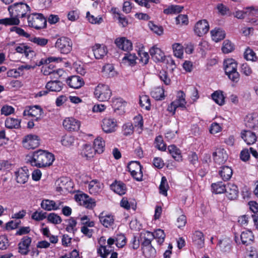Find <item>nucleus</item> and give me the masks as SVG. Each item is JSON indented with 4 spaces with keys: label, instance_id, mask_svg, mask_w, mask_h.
Listing matches in <instances>:
<instances>
[{
    "label": "nucleus",
    "instance_id": "1",
    "mask_svg": "<svg viewBox=\"0 0 258 258\" xmlns=\"http://www.w3.org/2000/svg\"><path fill=\"white\" fill-rule=\"evenodd\" d=\"M53 154L45 150H39L28 155L26 162L32 166L43 168L50 166L54 161Z\"/></svg>",
    "mask_w": 258,
    "mask_h": 258
},
{
    "label": "nucleus",
    "instance_id": "2",
    "mask_svg": "<svg viewBox=\"0 0 258 258\" xmlns=\"http://www.w3.org/2000/svg\"><path fill=\"white\" fill-rule=\"evenodd\" d=\"M31 10L30 7L24 3H15L9 7L8 11L10 16L19 19L25 17L28 12Z\"/></svg>",
    "mask_w": 258,
    "mask_h": 258
},
{
    "label": "nucleus",
    "instance_id": "3",
    "mask_svg": "<svg viewBox=\"0 0 258 258\" xmlns=\"http://www.w3.org/2000/svg\"><path fill=\"white\" fill-rule=\"evenodd\" d=\"M28 26L35 29L39 30L46 27L47 21L41 13H32L27 17Z\"/></svg>",
    "mask_w": 258,
    "mask_h": 258
},
{
    "label": "nucleus",
    "instance_id": "4",
    "mask_svg": "<svg viewBox=\"0 0 258 258\" xmlns=\"http://www.w3.org/2000/svg\"><path fill=\"white\" fill-rule=\"evenodd\" d=\"M224 68L226 74L232 81L237 82L239 75L237 71V63L234 59L228 58L224 62Z\"/></svg>",
    "mask_w": 258,
    "mask_h": 258
},
{
    "label": "nucleus",
    "instance_id": "5",
    "mask_svg": "<svg viewBox=\"0 0 258 258\" xmlns=\"http://www.w3.org/2000/svg\"><path fill=\"white\" fill-rule=\"evenodd\" d=\"M111 94L109 86L102 84H98L94 91L95 97L100 101H107L110 98Z\"/></svg>",
    "mask_w": 258,
    "mask_h": 258
},
{
    "label": "nucleus",
    "instance_id": "6",
    "mask_svg": "<svg viewBox=\"0 0 258 258\" xmlns=\"http://www.w3.org/2000/svg\"><path fill=\"white\" fill-rule=\"evenodd\" d=\"M72 42L70 39L62 37L56 40L55 46L61 53L68 54L72 49Z\"/></svg>",
    "mask_w": 258,
    "mask_h": 258
},
{
    "label": "nucleus",
    "instance_id": "7",
    "mask_svg": "<svg viewBox=\"0 0 258 258\" xmlns=\"http://www.w3.org/2000/svg\"><path fill=\"white\" fill-rule=\"evenodd\" d=\"M22 143L25 149H33L38 147L39 139L37 135L29 134L23 138Z\"/></svg>",
    "mask_w": 258,
    "mask_h": 258
},
{
    "label": "nucleus",
    "instance_id": "8",
    "mask_svg": "<svg viewBox=\"0 0 258 258\" xmlns=\"http://www.w3.org/2000/svg\"><path fill=\"white\" fill-rule=\"evenodd\" d=\"M127 168L132 177L137 181H142L143 173L142 166L139 162L132 161L128 165Z\"/></svg>",
    "mask_w": 258,
    "mask_h": 258
},
{
    "label": "nucleus",
    "instance_id": "9",
    "mask_svg": "<svg viewBox=\"0 0 258 258\" xmlns=\"http://www.w3.org/2000/svg\"><path fill=\"white\" fill-rule=\"evenodd\" d=\"M75 199L80 205L83 206L88 209H92L96 206L95 200L90 198L86 194H81L76 195Z\"/></svg>",
    "mask_w": 258,
    "mask_h": 258
},
{
    "label": "nucleus",
    "instance_id": "10",
    "mask_svg": "<svg viewBox=\"0 0 258 258\" xmlns=\"http://www.w3.org/2000/svg\"><path fill=\"white\" fill-rule=\"evenodd\" d=\"M126 240V238L124 234L117 233L112 237H109L107 239V243L110 247L115 243L117 247L122 248L125 245Z\"/></svg>",
    "mask_w": 258,
    "mask_h": 258
},
{
    "label": "nucleus",
    "instance_id": "11",
    "mask_svg": "<svg viewBox=\"0 0 258 258\" xmlns=\"http://www.w3.org/2000/svg\"><path fill=\"white\" fill-rule=\"evenodd\" d=\"M62 125L68 131L74 132L80 129L81 122L73 117H66L63 121Z\"/></svg>",
    "mask_w": 258,
    "mask_h": 258
},
{
    "label": "nucleus",
    "instance_id": "12",
    "mask_svg": "<svg viewBox=\"0 0 258 258\" xmlns=\"http://www.w3.org/2000/svg\"><path fill=\"white\" fill-rule=\"evenodd\" d=\"M117 121L115 119L105 118L102 121L101 127L103 131L107 134L114 132L117 128Z\"/></svg>",
    "mask_w": 258,
    "mask_h": 258
},
{
    "label": "nucleus",
    "instance_id": "13",
    "mask_svg": "<svg viewBox=\"0 0 258 258\" xmlns=\"http://www.w3.org/2000/svg\"><path fill=\"white\" fill-rule=\"evenodd\" d=\"M32 242L31 237L28 236L23 237L18 245V252L22 255H26L30 251V246Z\"/></svg>",
    "mask_w": 258,
    "mask_h": 258
},
{
    "label": "nucleus",
    "instance_id": "14",
    "mask_svg": "<svg viewBox=\"0 0 258 258\" xmlns=\"http://www.w3.org/2000/svg\"><path fill=\"white\" fill-rule=\"evenodd\" d=\"M100 223L105 228H110L114 224L115 217L111 214L102 212L98 216Z\"/></svg>",
    "mask_w": 258,
    "mask_h": 258
},
{
    "label": "nucleus",
    "instance_id": "15",
    "mask_svg": "<svg viewBox=\"0 0 258 258\" xmlns=\"http://www.w3.org/2000/svg\"><path fill=\"white\" fill-rule=\"evenodd\" d=\"M194 32L198 36L201 37L209 30V24L206 20H200L196 23L194 27Z\"/></svg>",
    "mask_w": 258,
    "mask_h": 258
},
{
    "label": "nucleus",
    "instance_id": "16",
    "mask_svg": "<svg viewBox=\"0 0 258 258\" xmlns=\"http://www.w3.org/2000/svg\"><path fill=\"white\" fill-rule=\"evenodd\" d=\"M43 110L39 105L30 107L29 109H25L23 112L24 116H31L34 117V120L38 121L41 119Z\"/></svg>",
    "mask_w": 258,
    "mask_h": 258
},
{
    "label": "nucleus",
    "instance_id": "17",
    "mask_svg": "<svg viewBox=\"0 0 258 258\" xmlns=\"http://www.w3.org/2000/svg\"><path fill=\"white\" fill-rule=\"evenodd\" d=\"M115 43L119 49L123 51H129L133 49L132 42L124 37L116 38Z\"/></svg>",
    "mask_w": 258,
    "mask_h": 258
},
{
    "label": "nucleus",
    "instance_id": "18",
    "mask_svg": "<svg viewBox=\"0 0 258 258\" xmlns=\"http://www.w3.org/2000/svg\"><path fill=\"white\" fill-rule=\"evenodd\" d=\"M213 157L215 163L218 164L224 163L228 159V155L223 148H217L213 152Z\"/></svg>",
    "mask_w": 258,
    "mask_h": 258
},
{
    "label": "nucleus",
    "instance_id": "19",
    "mask_svg": "<svg viewBox=\"0 0 258 258\" xmlns=\"http://www.w3.org/2000/svg\"><path fill=\"white\" fill-rule=\"evenodd\" d=\"M149 52L152 58L156 62H162L165 60V55L164 52L156 45L150 48Z\"/></svg>",
    "mask_w": 258,
    "mask_h": 258
},
{
    "label": "nucleus",
    "instance_id": "20",
    "mask_svg": "<svg viewBox=\"0 0 258 258\" xmlns=\"http://www.w3.org/2000/svg\"><path fill=\"white\" fill-rule=\"evenodd\" d=\"M15 175L18 183L24 184L28 180L29 177V170L26 167L20 168L15 172Z\"/></svg>",
    "mask_w": 258,
    "mask_h": 258
},
{
    "label": "nucleus",
    "instance_id": "21",
    "mask_svg": "<svg viewBox=\"0 0 258 258\" xmlns=\"http://www.w3.org/2000/svg\"><path fill=\"white\" fill-rule=\"evenodd\" d=\"M92 50L96 59L103 58L107 53V48L103 44H95L92 47Z\"/></svg>",
    "mask_w": 258,
    "mask_h": 258
},
{
    "label": "nucleus",
    "instance_id": "22",
    "mask_svg": "<svg viewBox=\"0 0 258 258\" xmlns=\"http://www.w3.org/2000/svg\"><path fill=\"white\" fill-rule=\"evenodd\" d=\"M225 192L230 200H234L238 197L239 191L235 184L230 182L226 185Z\"/></svg>",
    "mask_w": 258,
    "mask_h": 258
},
{
    "label": "nucleus",
    "instance_id": "23",
    "mask_svg": "<svg viewBox=\"0 0 258 258\" xmlns=\"http://www.w3.org/2000/svg\"><path fill=\"white\" fill-rule=\"evenodd\" d=\"M67 83L70 87L78 89L83 85L84 81L80 76H73L68 79Z\"/></svg>",
    "mask_w": 258,
    "mask_h": 258
},
{
    "label": "nucleus",
    "instance_id": "24",
    "mask_svg": "<svg viewBox=\"0 0 258 258\" xmlns=\"http://www.w3.org/2000/svg\"><path fill=\"white\" fill-rule=\"evenodd\" d=\"M241 138L248 145H252L256 141V136L250 131H244L241 133Z\"/></svg>",
    "mask_w": 258,
    "mask_h": 258
},
{
    "label": "nucleus",
    "instance_id": "25",
    "mask_svg": "<svg viewBox=\"0 0 258 258\" xmlns=\"http://www.w3.org/2000/svg\"><path fill=\"white\" fill-rule=\"evenodd\" d=\"M217 247L221 252L228 253L231 250V241L228 238H223L219 241Z\"/></svg>",
    "mask_w": 258,
    "mask_h": 258
},
{
    "label": "nucleus",
    "instance_id": "26",
    "mask_svg": "<svg viewBox=\"0 0 258 258\" xmlns=\"http://www.w3.org/2000/svg\"><path fill=\"white\" fill-rule=\"evenodd\" d=\"M103 188V184L97 180H91L88 185L89 192L92 195H97L99 194Z\"/></svg>",
    "mask_w": 258,
    "mask_h": 258
},
{
    "label": "nucleus",
    "instance_id": "27",
    "mask_svg": "<svg viewBox=\"0 0 258 258\" xmlns=\"http://www.w3.org/2000/svg\"><path fill=\"white\" fill-rule=\"evenodd\" d=\"M168 153L177 161H182V155L180 150L174 145H171L167 148Z\"/></svg>",
    "mask_w": 258,
    "mask_h": 258
},
{
    "label": "nucleus",
    "instance_id": "28",
    "mask_svg": "<svg viewBox=\"0 0 258 258\" xmlns=\"http://www.w3.org/2000/svg\"><path fill=\"white\" fill-rule=\"evenodd\" d=\"M62 82L57 80L50 81L46 85V88L50 91L59 92L62 89Z\"/></svg>",
    "mask_w": 258,
    "mask_h": 258
},
{
    "label": "nucleus",
    "instance_id": "29",
    "mask_svg": "<svg viewBox=\"0 0 258 258\" xmlns=\"http://www.w3.org/2000/svg\"><path fill=\"white\" fill-rule=\"evenodd\" d=\"M192 241L194 244L199 248H201L204 245V236L203 233L200 231H196L193 234Z\"/></svg>",
    "mask_w": 258,
    "mask_h": 258
},
{
    "label": "nucleus",
    "instance_id": "30",
    "mask_svg": "<svg viewBox=\"0 0 258 258\" xmlns=\"http://www.w3.org/2000/svg\"><path fill=\"white\" fill-rule=\"evenodd\" d=\"M185 94L183 91H179L177 94V98L173 101V105H174L177 107H181L182 108H185V105L186 102L185 99Z\"/></svg>",
    "mask_w": 258,
    "mask_h": 258
},
{
    "label": "nucleus",
    "instance_id": "31",
    "mask_svg": "<svg viewBox=\"0 0 258 258\" xmlns=\"http://www.w3.org/2000/svg\"><path fill=\"white\" fill-rule=\"evenodd\" d=\"M96 152L95 150L90 145L85 144L83 146L81 154L83 157L89 159L93 157Z\"/></svg>",
    "mask_w": 258,
    "mask_h": 258
},
{
    "label": "nucleus",
    "instance_id": "32",
    "mask_svg": "<svg viewBox=\"0 0 258 258\" xmlns=\"http://www.w3.org/2000/svg\"><path fill=\"white\" fill-rule=\"evenodd\" d=\"M142 247L151 245V241L154 239L153 233L148 231L141 233Z\"/></svg>",
    "mask_w": 258,
    "mask_h": 258
},
{
    "label": "nucleus",
    "instance_id": "33",
    "mask_svg": "<svg viewBox=\"0 0 258 258\" xmlns=\"http://www.w3.org/2000/svg\"><path fill=\"white\" fill-rule=\"evenodd\" d=\"M111 188L115 192L119 195H123L126 191V186L124 183L121 182H115L111 184Z\"/></svg>",
    "mask_w": 258,
    "mask_h": 258
},
{
    "label": "nucleus",
    "instance_id": "34",
    "mask_svg": "<svg viewBox=\"0 0 258 258\" xmlns=\"http://www.w3.org/2000/svg\"><path fill=\"white\" fill-rule=\"evenodd\" d=\"M219 173L223 180H228L231 177L233 172L231 167L224 166L221 167Z\"/></svg>",
    "mask_w": 258,
    "mask_h": 258
},
{
    "label": "nucleus",
    "instance_id": "35",
    "mask_svg": "<svg viewBox=\"0 0 258 258\" xmlns=\"http://www.w3.org/2000/svg\"><path fill=\"white\" fill-rule=\"evenodd\" d=\"M172 49L174 56L178 58H182L183 56V47L179 43H174L172 45Z\"/></svg>",
    "mask_w": 258,
    "mask_h": 258
},
{
    "label": "nucleus",
    "instance_id": "36",
    "mask_svg": "<svg viewBox=\"0 0 258 258\" xmlns=\"http://www.w3.org/2000/svg\"><path fill=\"white\" fill-rule=\"evenodd\" d=\"M240 239L242 244L248 245L250 244L253 239V235L251 231L245 230L242 232L240 235Z\"/></svg>",
    "mask_w": 258,
    "mask_h": 258
},
{
    "label": "nucleus",
    "instance_id": "37",
    "mask_svg": "<svg viewBox=\"0 0 258 258\" xmlns=\"http://www.w3.org/2000/svg\"><path fill=\"white\" fill-rule=\"evenodd\" d=\"M94 146L96 153H102L105 148V141L102 138L98 137L94 140Z\"/></svg>",
    "mask_w": 258,
    "mask_h": 258
},
{
    "label": "nucleus",
    "instance_id": "38",
    "mask_svg": "<svg viewBox=\"0 0 258 258\" xmlns=\"http://www.w3.org/2000/svg\"><path fill=\"white\" fill-rule=\"evenodd\" d=\"M137 56L135 53H126L122 59V63L128 66H134L136 63Z\"/></svg>",
    "mask_w": 258,
    "mask_h": 258
},
{
    "label": "nucleus",
    "instance_id": "39",
    "mask_svg": "<svg viewBox=\"0 0 258 258\" xmlns=\"http://www.w3.org/2000/svg\"><path fill=\"white\" fill-rule=\"evenodd\" d=\"M20 123L21 120L18 118L9 117L5 120V126L8 128H18Z\"/></svg>",
    "mask_w": 258,
    "mask_h": 258
},
{
    "label": "nucleus",
    "instance_id": "40",
    "mask_svg": "<svg viewBox=\"0 0 258 258\" xmlns=\"http://www.w3.org/2000/svg\"><path fill=\"white\" fill-rule=\"evenodd\" d=\"M212 39L217 42L225 38V32L220 29H215L211 31Z\"/></svg>",
    "mask_w": 258,
    "mask_h": 258
},
{
    "label": "nucleus",
    "instance_id": "41",
    "mask_svg": "<svg viewBox=\"0 0 258 258\" xmlns=\"http://www.w3.org/2000/svg\"><path fill=\"white\" fill-rule=\"evenodd\" d=\"M226 186L222 182H217L211 185L212 192L216 194H221L225 192Z\"/></svg>",
    "mask_w": 258,
    "mask_h": 258
},
{
    "label": "nucleus",
    "instance_id": "42",
    "mask_svg": "<svg viewBox=\"0 0 258 258\" xmlns=\"http://www.w3.org/2000/svg\"><path fill=\"white\" fill-rule=\"evenodd\" d=\"M212 99L219 105L225 103V97L221 91H216L212 94Z\"/></svg>",
    "mask_w": 258,
    "mask_h": 258
},
{
    "label": "nucleus",
    "instance_id": "43",
    "mask_svg": "<svg viewBox=\"0 0 258 258\" xmlns=\"http://www.w3.org/2000/svg\"><path fill=\"white\" fill-rule=\"evenodd\" d=\"M247 126L250 128L254 127L258 124V115L256 114H250L246 116Z\"/></svg>",
    "mask_w": 258,
    "mask_h": 258
},
{
    "label": "nucleus",
    "instance_id": "44",
    "mask_svg": "<svg viewBox=\"0 0 258 258\" xmlns=\"http://www.w3.org/2000/svg\"><path fill=\"white\" fill-rule=\"evenodd\" d=\"M143 253L146 258H153L156 255V250L152 245L142 247Z\"/></svg>",
    "mask_w": 258,
    "mask_h": 258
},
{
    "label": "nucleus",
    "instance_id": "45",
    "mask_svg": "<svg viewBox=\"0 0 258 258\" xmlns=\"http://www.w3.org/2000/svg\"><path fill=\"white\" fill-rule=\"evenodd\" d=\"M164 91L160 87H155L151 92V96L156 100H161L164 98Z\"/></svg>",
    "mask_w": 258,
    "mask_h": 258
},
{
    "label": "nucleus",
    "instance_id": "46",
    "mask_svg": "<svg viewBox=\"0 0 258 258\" xmlns=\"http://www.w3.org/2000/svg\"><path fill=\"white\" fill-rule=\"evenodd\" d=\"M20 23L19 19L16 18H6L4 19H0V24L7 25H18Z\"/></svg>",
    "mask_w": 258,
    "mask_h": 258
},
{
    "label": "nucleus",
    "instance_id": "47",
    "mask_svg": "<svg viewBox=\"0 0 258 258\" xmlns=\"http://www.w3.org/2000/svg\"><path fill=\"white\" fill-rule=\"evenodd\" d=\"M75 141L74 137L70 135H66L62 137L61 143L63 146L70 147L74 145Z\"/></svg>",
    "mask_w": 258,
    "mask_h": 258
},
{
    "label": "nucleus",
    "instance_id": "48",
    "mask_svg": "<svg viewBox=\"0 0 258 258\" xmlns=\"http://www.w3.org/2000/svg\"><path fill=\"white\" fill-rule=\"evenodd\" d=\"M154 238L157 240V242L159 244H162L165 240V234L163 230L158 229L153 233Z\"/></svg>",
    "mask_w": 258,
    "mask_h": 258
},
{
    "label": "nucleus",
    "instance_id": "49",
    "mask_svg": "<svg viewBox=\"0 0 258 258\" xmlns=\"http://www.w3.org/2000/svg\"><path fill=\"white\" fill-rule=\"evenodd\" d=\"M41 206L42 209L46 211H54V201L47 199L43 200L41 203Z\"/></svg>",
    "mask_w": 258,
    "mask_h": 258
},
{
    "label": "nucleus",
    "instance_id": "50",
    "mask_svg": "<svg viewBox=\"0 0 258 258\" xmlns=\"http://www.w3.org/2000/svg\"><path fill=\"white\" fill-rule=\"evenodd\" d=\"M86 18L88 21L93 24H100L103 22V19L100 16H95L91 15L89 12L86 14Z\"/></svg>",
    "mask_w": 258,
    "mask_h": 258
},
{
    "label": "nucleus",
    "instance_id": "51",
    "mask_svg": "<svg viewBox=\"0 0 258 258\" xmlns=\"http://www.w3.org/2000/svg\"><path fill=\"white\" fill-rule=\"evenodd\" d=\"M77 221L73 217H71L67 220V226L66 230L70 233H74L77 230Z\"/></svg>",
    "mask_w": 258,
    "mask_h": 258
},
{
    "label": "nucleus",
    "instance_id": "52",
    "mask_svg": "<svg viewBox=\"0 0 258 258\" xmlns=\"http://www.w3.org/2000/svg\"><path fill=\"white\" fill-rule=\"evenodd\" d=\"M169 186L167 182V179L165 176L161 178V183L159 186L160 193L165 196L167 195V190Z\"/></svg>",
    "mask_w": 258,
    "mask_h": 258
},
{
    "label": "nucleus",
    "instance_id": "53",
    "mask_svg": "<svg viewBox=\"0 0 258 258\" xmlns=\"http://www.w3.org/2000/svg\"><path fill=\"white\" fill-rule=\"evenodd\" d=\"M58 184L60 186V188L69 191L72 188V182L67 178H63L58 181Z\"/></svg>",
    "mask_w": 258,
    "mask_h": 258
},
{
    "label": "nucleus",
    "instance_id": "54",
    "mask_svg": "<svg viewBox=\"0 0 258 258\" xmlns=\"http://www.w3.org/2000/svg\"><path fill=\"white\" fill-rule=\"evenodd\" d=\"M46 217L49 222L54 224H60L62 221L61 217L54 213L49 214Z\"/></svg>",
    "mask_w": 258,
    "mask_h": 258
},
{
    "label": "nucleus",
    "instance_id": "55",
    "mask_svg": "<svg viewBox=\"0 0 258 258\" xmlns=\"http://www.w3.org/2000/svg\"><path fill=\"white\" fill-rule=\"evenodd\" d=\"M102 71L104 74L108 77H112L115 74L114 67L111 64H105L103 67Z\"/></svg>",
    "mask_w": 258,
    "mask_h": 258
},
{
    "label": "nucleus",
    "instance_id": "56",
    "mask_svg": "<svg viewBox=\"0 0 258 258\" xmlns=\"http://www.w3.org/2000/svg\"><path fill=\"white\" fill-rule=\"evenodd\" d=\"M140 104L143 107H145L146 110H149L150 109L151 103L150 99L147 95H142L140 98Z\"/></svg>",
    "mask_w": 258,
    "mask_h": 258
},
{
    "label": "nucleus",
    "instance_id": "57",
    "mask_svg": "<svg viewBox=\"0 0 258 258\" xmlns=\"http://www.w3.org/2000/svg\"><path fill=\"white\" fill-rule=\"evenodd\" d=\"M155 147L159 150L165 151L166 149L165 144L164 143L162 136L157 137L155 140Z\"/></svg>",
    "mask_w": 258,
    "mask_h": 258
},
{
    "label": "nucleus",
    "instance_id": "58",
    "mask_svg": "<svg viewBox=\"0 0 258 258\" xmlns=\"http://www.w3.org/2000/svg\"><path fill=\"white\" fill-rule=\"evenodd\" d=\"M15 50L18 53H24L27 57L29 55V52H31L30 48L24 44H20L16 47Z\"/></svg>",
    "mask_w": 258,
    "mask_h": 258
},
{
    "label": "nucleus",
    "instance_id": "59",
    "mask_svg": "<svg viewBox=\"0 0 258 258\" xmlns=\"http://www.w3.org/2000/svg\"><path fill=\"white\" fill-rule=\"evenodd\" d=\"M29 40L32 42L42 47L45 46L48 41V39L39 37H32Z\"/></svg>",
    "mask_w": 258,
    "mask_h": 258
},
{
    "label": "nucleus",
    "instance_id": "60",
    "mask_svg": "<svg viewBox=\"0 0 258 258\" xmlns=\"http://www.w3.org/2000/svg\"><path fill=\"white\" fill-rule=\"evenodd\" d=\"M244 58L247 60L255 61L256 60V56L255 52L250 48H247L244 53Z\"/></svg>",
    "mask_w": 258,
    "mask_h": 258
},
{
    "label": "nucleus",
    "instance_id": "61",
    "mask_svg": "<svg viewBox=\"0 0 258 258\" xmlns=\"http://www.w3.org/2000/svg\"><path fill=\"white\" fill-rule=\"evenodd\" d=\"M122 133L124 136H127L133 134L134 126L130 122L126 123L122 126Z\"/></svg>",
    "mask_w": 258,
    "mask_h": 258
},
{
    "label": "nucleus",
    "instance_id": "62",
    "mask_svg": "<svg viewBox=\"0 0 258 258\" xmlns=\"http://www.w3.org/2000/svg\"><path fill=\"white\" fill-rule=\"evenodd\" d=\"M138 55L140 56V61L143 64H146L149 59V55L148 52L144 51L142 49L138 51Z\"/></svg>",
    "mask_w": 258,
    "mask_h": 258
},
{
    "label": "nucleus",
    "instance_id": "63",
    "mask_svg": "<svg viewBox=\"0 0 258 258\" xmlns=\"http://www.w3.org/2000/svg\"><path fill=\"white\" fill-rule=\"evenodd\" d=\"M110 250L107 249L105 245H101L97 248V253L102 258H106L110 253Z\"/></svg>",
    "mask_w": 258,
    "mask_h": 258
},
{
    "label": "nucleus",
    "instance_id": "64",
    "mask_svg": "<svg viewBox=\"0 0 258 258\" xmlns=\"http://www.w3.org/2000/svg\"><path fill=\"white\" fill-rule=\"evenodd\" d=\"M245 258H258L256 249L255 247H250L246 253Z\"/></svg>",
    "mask_w": 258,
    "mask_h": 258
}]
</instances>
